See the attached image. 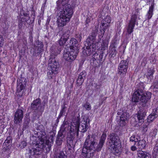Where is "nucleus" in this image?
Wrapping results in <instances>:
<instances>
[{
  "label": "nucleus",
  "mask_w": 158,
  "mask_h": 158,
  "mask_svg": "<svg viewBox=\"0 0 158 158\" xmlns=\"http://www.w3.org/2000/svg\"><path fill=\"white\" fill-rule=\"evenodd\" d=\"M38 130L40 131L37 132L38 134L39 133L41 135L40 139L41 143H40V144L42 145L45 141V147L46 149V152H48L50 150L52 143L53 142V136L52 135L51 138H49L48 139H47L46 132L44 131V126L42 125H40L38 127Z\"/></svg>",
  "instance_id": "0eeeda50"
},
{
  "label": "nucleus",
  "mask_w": 158,
  "mask_h": 158,
  "mask_svg": "<svg viewBox=\"0 0 158 158\" xmlns=\"http://www.w3.org/2000/svg\"><path fill=\"white\" fill-rule=\"evenodd\" d=\"M137 149V148L135 146H133L131 147V150L133 151H134Z\"/></svg>",
  "instance_id": "864d4df0"
},
{
  "label": "nucleus",
  "mask_w": 158,
  "mask_h": 158,
  "mask_svg": "<svg viewBox=\"0 0 158 158\" xmlns=\"http://www.w3.org/2000/svg\"><path fill=\"white\" fill-rule=\"evenodd\" d=\"M65 103H63V105L62 106V109L57 118L58 119H60L62 116L64 115L66 112V109L67 108V107L65 106Z\"/></svg>",
  "instance_id": "7c9ffc66"
},
{
  "label": "nucleus",
  "mask_w": 158,
  "mask_h": 158,
  "mask_svg": "<svg viewBox=\"0 0 158 158\" xmlns=\"http://www.w3.org/2000/svg\"><path fill=\"white\" fill-rule=\"evenodd\" d=\"M101 45L102 47L100 48H101V49L102 51H101L100 54L99 55L98 58H99V59L98 60L99 61L102 60L103 54L105 53V50H106L107 49V45L106 43L103 42L102 43Z\"/></svg>",
  "instance_id": "4be33fe9"
},
{
  "label": "nucleus",
  "mask_w": 158,
  "mask_h": 158,
  "mask_svg": "<svg viewBox=\"0 0 158 158\" xmlns=\"http://www.w3.org/2000/svg\"><path fill=\"white\" fill-rule=\"evenodd\" d=\"M25 79H24V81L23 82V80H21V82H20L19 83V85L18 86V88H20V90H23L25 87V84L26 83V82L25 81Z\"/></svg>",
  "instance_id": "f704fd0d"
},
{
  "label": "nucleus",
  "mask_w": 158,
  "mask_h": 158,
  "mask_svg": "<svg viewBox=\"0 0 158 158\" xmlns=\"http://www.w3.org/2000/svg\"><path fill=\"white\" fill-rule=\"evenodd\" d=\"M83 106L85 108L86 110H89L91 109L90 104L88 102H86Z\"/></svg>",
  "instance_id": "4c0bfd02"
},
{
  "label": "nucleus",
  "mask_w": 158,
  "mask_h": 158,
  "mask_svg": "<svg viewBox=\"0 0 158 158\" xmlns=\"http://www.w3.org/2000/svg\"><path fill=\"white\" fill-rule=\"evenodd\" d=\"M76 135V133H74V135L73 138H71L70 136V135H68V139L67 140V143L69 145L71 148H73L74 146L75 143L74 144L73 143V140L75 138V135Z\"/></svg>",
  "instance_id": "c85d7f7f"
},
{
  "label": "nucleus",
  "mask_w": 158,
  "mask_h": 158,
  "mask_svg": "<svg viewBox=\"0 0 158 158\" xmlns=\"http://www.w3.org/2000/svg\"><path fill=\"white\" fill-rule=\"evenodd\" d=\"M27 143L25 141H23L21 142L20 145L21 146V148H23L27 145Z\"/></svg>",
  "instance_id": "49530a36"
},
{
  "label": "nucleus",
  "mask_w": 158,
  "mask_h": 158,
  "mask_svg": "<svg viewBox=\"0 0 158 158\" xmlns=\"http://www.w3.org/2000/svg\"><path fill=\"white\" fill-rule=\"evenodd\" d=\"M56 158H67L66 156L64 155L63 152H61L58 154Z\"/></svg>",
  "instance_id": "58836bf2"
},
{
  "label": "nucleus",
  "mask_w": 158,
  "mask_h": 158,
  "mask_svg": "<svg viewBox=\"0 0 158 158\" xmlns=\"http://www.w3.org/2000/svg\"><path fill=\"white\" fill-rule=\"evenodd\" d=\"M128 63L127 60H123L118 64V73L121 77H125L126 75L128 67Z\"/></svg>",
  "instance_id": "9d476101"
},
{
  "label": "nucleus",
  "mask_w": 158,
  "mask_h": 158,
  "mask_svg": "<svg viewBox=\"0 0 158 158\" xmlns=\"http://www.w3.org/2000/svg\"><path fill=\"white\" fill-rule=\"evenodd\" d=\"M78 119V122L77 123V129L78 132L79 134V131H80L81 132L84 133L86 132L89 127V119L87 117H85L83 118L81 122V124L80 125V118L79 117H77L76 119L74 121H77Z\"/></svg>",
  "instance_id": "1a4fd4ad"
},
{
  "label": "nucleus",
  "mask_w": 158,
  "mask_h": 158,
  "mask_svg": "<svg viewBox=\"0 0 158 158\" xmlns=\"http://www.w3.org/2000/svg\"><path fill=\"white\" fill-rule=\"evenodd\" d=\"M138 156L140 158H151V156L149 153L142 151L138 152Z\"/></svg>",
  "instance_id": "cd10ccee"
},
{
  "label": "nucleus",
  "mask_w": 158,
  "mask_h": 158,
  "mask_svg": "<svg viewBox=\"0 0 158 158\" xmlns=\"http://www.w3.org/2000/svg\"><path fill=\"white\" fill-rule=\"evenodd\" d=\"M149 2H152V3L151 4V6L149 8V10L148 12L146 17L147 19H150L153 15V11L154 8V4L153 2L154 0H149Z\"/></svg>",
  "instance_id": "b1692460"
},
{
  "label": "nucleus",
  "mask_w": 158,
  "mask_h": 158,
  "mask_svg": "<svg viewBox=\"0 0 158 158\" xmlns=\"http://www.w3.org/2000/svg\"><path fill=\"white\" fill-rule=\"evenodd\" d=\"M153 151L156 153L158 152V143H156L154 147Z\"/></svg>",
  "instance_id": "09e8293b"
},
{
  "label": "nucleus",
  "mask_w": 158,
  "mask_h": 158,
  "mask_svg": "<svg viewBox=\"0 0 158 158\" xmlns=\"http://www.w3.org/2000/svg\"><path fill=\"white\" fill-rule=\"evenodd\" d=\"M31 18H32L33 20H34L35 17V12L34 10H32L31 11Z\"/></svg>",
  "instance_id": "de8ad7c7"
},
{
  "label": "nucleus",
  "mask_w": 158,
  "mask_h": 158,
  "mask_svg": "<svg viewBox=\"0 0 158 158\" xmlns=\"http://www.w3.org/2000/svg\"><path fill=\"white\" fill-rule=\"evenodd\" d=\"M41 102L39 98L33 101L30 107L31 111L35 114H41L44 110L45 102L44 104L42 105Z\"/></svg>",
  "instance_id": "6e6552de"
},
{
  "label": "nucleus",
  "mask_w": 158,
  "mask_h": 158,
  "mask_svg": "<svg viewBox=\"0 0 158 158\" xmlns=\"http://www.w3.org/2000/svg\"><path fill=\"white\" fill-rule=\"evenodd\" d=\"M79 120L78 119L77 121H73L71 123V126L69 125L67 122H64L61 125L60 129L58 132L65 134V132L69 130V134L70 136V137L73 138L74 135V133H76V136H78L77 129V123H78Z\"/></svg>",
  "instance_id": "423d86ee"
},
{
  "label": "nucleus",
  "mask_w": 158,
  "mask_h": 158,
  "mask_svg": "<svg viewBox=\"0 0 158 158\" xmlns=\"http://www.w3.org/2000/svg\"><path fill=\"white\" fill-rule=\"evenodd\" d=\"M65 134L58 133L56 138V143L58 146L61 145L64 139Z\"/></svg>",
  "instance_id": "393cba45"
},
{
  "label": "nucleus",
  "mask_w": 158,
  "mask_h": 158,
  "mask_svg": "<svg viewBox=\"0 0 158 158\" xmlns=\"http://www.w3.org/2000/svg\"><path fill=\"white\" fill-rule=\"evenodd\" d=\"M146 105V106H143L142 105V104L141 105L143 107L140 108L139 110L138 111L136 114L138 121V125L139 126H140L144 122V118L146 114V110L145 109L144 107L147 108L149 106L148 103Z\"/></svg>",
  "instance_id": "f8f14e48"
},
{
  "label": "nucleus",
  "mask_w": 158,
  "mask_h": 158,
  "mask_svg": "<svg viewBox=\"0 0 158 158\" xmlns=\"http://www.w3.org/2000/svg\"><path fill=\"white\" fill-rule=\"evenodd\" d=\"M28 122L25 123L23 127L22 130L23 131L27 128L28 127Z\"/></svg>",
  "instance_id": "37998d69"
},
{
  "label": "nucleus",
  "mask_w": 158,
  "mask_h": 158,
  "mask_svg": "<svg viewBox=\"0 0 158 158\" xmlns=\"http://www.w3.org/2000/svg\"><path fill=\"white\" fill-rule=\"evenodd\" d=\"M139 149L142 150L145 148L146 146V142L143 139L140 140L136 143H135Z\"/></svg>",
  "instance_id": "bb28decb"
},
{
  "label": "nucleus",
  "mask_w": 158,
  "mask_h": 158,
  "mask_svg": "<svg viewBox=\"0 0 158 158\" xmlns=\"http://www.w3.org/2000/svg\"><path fill=\"white\" fill-rule=\"evenodd\" d=\"M96 50L94 45H88L85 48H84L82 51L83 54L85 56H89L92 54L93 51Z\"/></svg>",
  "instance_id": "aec40b11"
},
{
  "label": "nucleus",
  "mask_w": 158,
  "mask_h": 158,
  "mask_svg": "<svg viewBox=\"0 0 158 158\" xmlns=\"http://www.w3.org/2000/svg\"><path fill=\"white\" fill-rule=\"evenodd\" d=\"M69 0H58L56 2L58 7L61 6L62 9L59 10L58 13L57 22L58 27H63L65 25L70 21L73 15V9L71 5L68 4Z\"/></svg>",
  "instance_id": "f03ea898"
},
{
  "label": "nucleus",
  "mask_w": 158,
  "mask_h": 158,
  "mask_svg": "<svg viewBox=\"0 0 158 158\" xmlns=\"http://www.w3.org/2000/svg\"><path fill=\"white\" fill-rule=\"evenodd\" d=\"M137 16L136 15H133L127 28V31L129 35L131 34L133 31L135 22L136 21Z\"/></svg>",
  "instance_id": "dca6fc26"
},
{
  "label": "nucleus",
  "mask_w": 158,
  "mask_h": 158,
  "mask_svg": "<svg viewBox=\"0 0 158 158\" xmlns=\"http://www.w3.org/2000/svg\"><path fill=\"white\" fill-rule=\"evenodd\" d=\"M130 140L132 142H134L135 143H136L138 141V139L135 136L133 135L130 138Z\"/></svg>",
  "instance_id": "ea45409f"
},
{
  "label": "nucleus",
  "mask_w": 158,
  "mask_h": 158,
  "mask_svg": "<svg viewBox=\"0 0 158 158\" xmlns=\"http://www.w3.org/2000/svg\"><path fill=\"white\" fill-rule=\"evenodd\" d=\"M44 7H43L42 6V7L41 8V10L42 11L44 12Z\"/></svg>",
  "instance_id": "052dcab7"
},
{
  "label": "nucleus",
  "mask_w": 158,
  "mask_h": 158,
  "mask_svg": "<svg viewBox=\"0 0 158 158\" xmlns=\"http://www.w3.org/2000/svg\"><path fill=\"white\" fill-rule=\"evenodd\" d=\"M49 21H50V19H48L47 20V22H46V24H48L49 23Z\"/></svg>",
  "instance_id": "bf43d9fd"
},
{
  "label": "nucleus",
  "mask_w": 158,
  "mask_h": 158,
  "mask_svg": "<svg viewBox=\"0 0 158 158\" xmlns=\"http://www.w3.org/2000/svg\"><path fill=\"white\" fill-rule=\"evenodd\" d=\"M46 0L44 1V2L43 4L42 7H45L46 6Z\"/></svg>",
  "instance_id": "4d7b16f0"
},
{
  "label": "nucleus",
  "mask_w": 158,
  "mask_h": 158,
  "mask_svg": "<svg viewBox=\"0 0 158 158\" xmlns=\"http://www.w3.org/2000/svg\"><path fill=\"white\" fill-rule=\"evenodd\" d=\"M77 38L78 39V40H79L80 41L81 40V35H78L77 37Z\"/></svg>",
  "instance_id": "5fc2aeb1"
},
{
  "label": "nucleus",
  "mask_w": 158,
  "mask_h": 158,
  "mask_svg": "<svg viewBox=\"0 0 158 158\" xmlns=\"http://www.w3.org/2000/svg\"><path fill=\"white\" fill-rule=\"evenodd\" d=\"M27 17L29 16V15L27 13H23V17Z\"/></svg>",
  "instance_id": "13d9d810"
},
{
  "label": "nucleus",
  "mask_w": 158,
  "mask_h": 158,
  "mask_svg": "<svg viewBox=\"0 0 158 158\" xmlns=\"http://www.w3.org/2000/svg\"><path fill=\"white\" fill-rule=\"evenodd\" d=\"M67 40L61 37L60 40H59L58 42L59 45L60 46H63L66 43Z\"/></svg>",
  "instance_id": "c9c22d12"
},
{
  "label": "nucleus",
  "mask_w": 158,
  "mask_h": 158,
  "mask_svg": "<svg viewBox=\"0 0 158 158\" xmlns=\"http://www.w3.org/2000/svg\"><path fill=\"white\" fill-rule=\"evenodd\" d=\"M70 31L69 30H64L61 34V37L65 39L68 40L69 37Z\"/></svg>",
  "instance_id": "c756f323"
},
{
  "label": "nucleus",
  "mask_w": 158,
  "mask_h": 158,
  "mask_svg": "<svg viewBox=\"0 0 158 158\" xmlns=\"http://www.w3.org/2000/svg\"><path fill=\"white\" fill-rule=\"evenodd\" d=\"M137 89L133 94L132 101L137 102L139 101L142 102V105L143 106H146V104L148 102L151 98V94L149 92H144V88L143 83L140 82L137 85Z\"/></svg>",
  "instance_id": "20e7f679"
},
{
  "label": "nucleus",
  "mask_w": 158,
  "mask_h": 158,
  "mask_svg": "<svg viewBox=\"0 0 158 158\" xmlns=\"http://www.w3.org/2000/svg\"><path fill=\"white\" fill-rule=\"evenodd\" d=\"M86 73L85 71H83L79 74L77 81V84L78 85H81L85 79Z\"/></svg>",
  "instance_id": "412c9836"
},
{
  "label": "nucleus",
  "mask_w": 158,
  "mask_h": 158,
  "mask_svg": "<svg viewBox=\"0 0 158 158\" xmlns=\"http://www.w3.org/2000/svg\"><path fill=\"white\" fill-rule=\"evenodd\" d=\"M11 138L10 137V136H8L6 139V140H8L9 141H11Z\"/></svg>",
  "instance_id": "6e6d98bb"
},
{
  "label": "nucleus",
  "mask_w": 158,
  "mask_h": 158,
  "mask_svg": "<svg viewBox=\"0 0 158 158\" xmlns=\"http://www.w3.org/2000/svg\"><path fill=\"white\" fill-rule=\"evenodd\" d=\"M157 116H156V115L152 113L149 115L148 117L147 118V121L148 123H150L153 121V120L156 118Z\"/></svg>",
  "instance_id": "72a5a7b5"
},
{
  "label": "nucleus",
  "mask_w": 158,
  "mask_h": 158,
  "mask_svg": "<svg viewBox=\"0 0 158 158\" xmlns=\"http://www.w3.org/2000/svg\"><path fill=\"white\" fill-rule=\"evenodd\" d=\"M3 41L2 36L0 35V48L3 45Z\"/></svg>",
  "instance_id": "a18cd8bd"
},
{
  "label": "nucleus",
  "mask_w": 158,
  "mask_h": 158,
  "mask_svg": "<svg viewBox=\"0 0 158 158\" xmlns=\"http://www.w3.org/2000/svg\"><path fill=\"white\" fill-rule=\"evenodd\" d=\"M29 158H31V156H30L29 157Z\"/></svg>",
  "instance_id": "e2e57ef3"
},
{
  "label": "nucleus",
  "mask_w": 158,
  "mask_h": 158,
  "mask_svg": "<svg viewBox=\"0 0 158 158\" xmlns=\"http://www.w3.org/2000/svg\"><path fill=\"white\" fill-rule=\"evenodd\" d=\"M70 51H67L66 50H64V58L66 60L71 61L74 60L77 56L79 51H77V48L74 50L70 49Z\"/></svg>",
  "instance_id": "9b49d317"
},
{
  "label": "nucleus",
  "mask_w": 158,
  "mask_h": 158,
  "mask_svg": "<svg viewBox=\"0 0 158 158\" xmlns=\"http://www.w3.org/2000/svg\"><path fill=\"white\" fill-rule=\"evenodd\" d=\"M69 43L70 49L74 50L75 48H77V51H79V49L77 47V41L76 39L74 38H72L70 40Z\"/></svg>",
  "instance_id": "a878e982"
},
{
  "label": "nucleus",
  "mask_w": 158,
  "mask_h": 158,
  "mask_svg": "<svg viewBox=\"0 0 158 158\" xmlns=\"http://www.w3.org/2000/svg\"><path fill=\"white\" fill-rule=\"evenodd\" d=\"M23 111L20 109H18L15 113L14 121L15 124H18L21 123L23 117Z\"/></svg>",
  "instance_id": "2eb2a0df"
},
{
  "label": "nucleus",
  "mask_w": 158,
  "mask_h": 158,
  "mask_svg": "<svg viewBox=\"0 0 158 158\" xmlns=\"http://www.w3.org/2000/svg\"><path fill=\"white\" fill-rule=\"evenodd\" d=\"M108 137L112 144L110 146L111 152L116 156L119 155L122 151L121 140L118 135L114 133H110Z\"/></svg>",
  "instance_id": "39448f33"
},
{
  "label": "nucleus",
  "mask_w": 158,
  "mask_h": 158,
  "mask_svg": "<svg viewBox=\"0 0 158 158\" xmlns=\"http://www.w3.org/2000/svg\"><path fill=\"white\" fill-rule=\"evenodd\" d=\"M43 147V145H40L37 143L34 148H28L27 149L26 153L28 154H31V155H38L41 154L42 152V149Z\"/></svg>",
  "instance_id": "4468645a"
},
{
  "label": "nucleus",
  "mask_w": 158,
  "mask_h": 158,
  "mask_svg": "<svg viewBox=\"0 0 158 158\" xmlns=\"http://www.w3.org/2000/svg\"><path fill=\"white\" fill-rule=\"evenodd\" d=\"M158 130L156 128L152 129L149 133L150 136L153 138H155L157 135Z\"/></svg>",
  "instance_id": "2f4dec72"
},
{
  "label": "nucleus",
  "mask_w": 158,
  "mask_h": 158,
  "mask_svg": "<svg viewBox=\"0 0 158 158\" xmlns=\"http://www.w3.org/2000/svg\"><path fill=\"white\" fill-rule=\"evenodd\" d=\"M98 31V30L96 29L95 30H94L91 34L89 36L86 40L87 42L88 43V45H94V46L95 47L94 44Z\"/></svg>",
  "instance_id": "f3484780"
},
{
  "label": "nucleus",
  "mask_w": 158,
  "mask_h": 158,
  "mask_svg": "<svg viewBox=\"0 0 158 158\" xmlns=\"http://www.w3.org/2000/svg\"><path fill=\"white\" fill-rule=\"evenodd\" d=\"M139 10H140V9H137L136 10V12H138Z\"/></svg>",
  "instance_id": "680f3d73"
},
{
  "label": "nucleus",
  "mask_w": 158,
  "mask_h": 158,
  "mask_svg": "<svg viewBox=\"0 0 158 158\" xmlns=\"http://www.w3.org/2000/svg\"><path fill=\"white\" fill-rule=\"evenodd\" d=\"M21 18L25 22L28 23V21L30 19V17L29 16H27V17L26 16L25 17H21Z\"/></svg>",
  "instance_id": "c03bdc74"
},
{
  "label": "nucleus",
  "mask_w": 158,
  "mask_h": 158,
  "mask_svg": "<svg viewBox=\"0 0 158 158\" xmlns=\"http://www.w3.org/2000/svg\"><path fill=\"white\" fill-rule=\"evenodd\" d=\"M11 141H9L8 140H5L4 143H3V144L4 145H6V146H7V145L6 144V143H8V144H9V143H10V142H11Z\"/></svg>",
  "instance_id": "603ef678"
},
{
  "label": "nucleus",
  "mask_w": 158,
  "mask_h": 158,
  "mask_svg": "<svg viewBox=\"0 0 158 158\" xmlns=\"http://www.w3.org/2000/svg\"><path fill=\"white\" fill-rule=\"evenodd\" d=\"M111 17L110 16L107 15L106 16L104 19H103L102 22V26L103 27L105 26L104 28H102L101 30V31L102 30L103 31V33L105 32V29H106L104 28L105 27H106V26H108L109 23H111Z\"/></svg>",
  "instance_id": "5701e85b"
},
{
  "label": "nucleus",
  "mask_w": 158,
  "mask_h": 158,
  "mask_svg": "<svg viewBox=\"0 0 158 158\" xmlns=\"http://www.w3.org/2000/svg\"><path fill=\"white\" fill-rule=\"evenodd\" d=\"M117 41L114 40L112 41V43L110 46L109 52L111 55V57H114L117 54V52L116 49L117 47Z\"/></svg>",
  "instance_id": "6ab92c4d"
},
{
  "label": "nucleus",
  "mask_w": 158,
  "mask_h": 158,
  "mask_svg": "<svg viewBox=\"0 0 158 158\" xmlns=\"http://www.w3.org/2000/svg\"><path fill=\"white\" fill-rule=\"evenodd\" d=\"M106 138V134L103 132L100 138L98 143V144L95 136L88 135L83 146L82 155L87 158L93 157L96 151L98 152L101 150Z\"/></svg>",
  "instance_id": "f257e3e1"
},
{
  "label": "nucleus",
  "mask_w": 158,
  "mask_h": 158,
  "mask_svg": "<svg viewBox=\"0 0 158 158\" xmlns=\"http://www.w3.org/2000/svg\"><path fill=\"white\" fill-rule=\"evenodd\" d=\"M148 124H145V125H143V130H144V131H147L148 129Z\"/></svg>",
  "instance_id": "3c124183"
},
{
  "label": "nucleus",
  "mask_w": 158,
  "mask_h": 158,
  "mask_svg": "<svg viewBox=\"0 0 158 158\" xmlns=\"http://www.w3.org/2000/svg\"><path fill=\"white\" fill-rule=\"evenodd\" d=\"M52 48V49H51L48 67V76L49 79H52L55 74L58 73L59 64L57 56L60 52V50L57 48H55L54 49L53 48Z\"/></svg>",
  "instance_id": "7ed1b4c3"
},
{
  "label": "nucleus",
  "mask_w": 158,
  "mask_h": 158,
  "mask_svg": "<svg viewBox=\"0 0 158 158\" xmlns=\"http://www.w3.org/2000/svg\"><path fill=\"white\" fill-rule=\"evenodd\" d=\"M154 70L152 69H149L147 71V76L148 77H149L150 78L153 77V75L154 73Z\"/></svg>",
  "instance_id": "473e14b6"
},
{
  "label": "nucleus",
  "mask_w": 158,
  "mask_h": 158,
  "mask_svg": "<svg viewBox=\"0 0 158 158\" xmlns=\"http://www.w3.org/2000/svg\"><path fill=\"white\" fill-rule=\"evenodd\" d=\"M98 57H99V55H98V53H97L96 52L94 53L93 56V60L94 61V60H98V59H99V58H98Z\"/></svg>",
  "instance_id": "79ce46f5"
},
{
  "label": "nucleus",
  "mask_w": 158,
  "mask_h": 158,
  "mask_svg": "<svg viewBox=\"0 0 158 158\" xmlns=\"http://www.w3.org/2000/svg\"><path fill=\"white\" fill-rule=\"evenodd\" d=\"M117 114L120 118L119 123L120 126L121 127L125 126L126 124V122L129 117V114L126 111L121 110L118 112Z\"/></svg>",
  "instance_id": "ddd939ff"
},
{
  "label": "nucleus",
  "mask_w": 158,
  "mask_h": 158,
  "mask_svg": "<svg viewBox=\"0 0 158 158\" xmlns=\"http://www.w3.org/2000/svg\"><path fill=\"white\" fill-rule=\"evenodd\" d=\"M38 43V46H37L35 48H37V50H35L33 52V55L34 56H37L39 55H41V54L43 52L44 45L42 42L41 41H38L37 42Z\"/></svg>",
  "instance_id": "a211bd4d"
},
{
  "label": "nucleus",
  "mask_w": 158,
  "mask_h": 158,
  "mask_svg": "<svg viewBox=\"0 0 158 158\" xmlns=\"http://www.w3.org/2000/svg\"><path fill=\"white\" fill-rule=\"evenodd\" d=\"M94 87V90H98L100 89V85H99L97 84H95V85Z\"/></svg>",
  "instance_id": "8fccbe9b"
},
{
  "label": "nucleus",
  "mask_w": 158,
  "mask_h": 158,
  "mask_svg": "<svg viewBox=\"0 0 158 158\" xmlns=\"http://www.w3.org/2000/svg\"><path fill=\"white\" fill-rule=\"evenodd\" d=\"M152 113L155 115L156 116H158V106L154 109Z\"/></svg>",
  "instance_id": "a19ab883"
},
{
  "label": "nucleus",
  "mask_w": 158,
  "mask_h": 158,
  "mask_svg": "<svg viewBox=\"0 0 158 158\" xmlns=\"http://www.w3.org/2000/svg\"><path fill=\"white\" fill-rule=\"evenodd\" d=\"M25 25V22L21 18L19 20V27L21 29Z\"/></svg>",
  "instance_id": "e433bc0d"
}]
</instances>
